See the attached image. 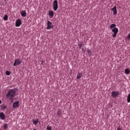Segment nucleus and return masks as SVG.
<instances>
[{
    "label": "nucleus",
    "mask_w": 130,
    "mask_h": 130,
    "mask_svg": "<svg viewBox=\"0 0 130 130\" xmlns=\"http://www.w3.org/2000/svg\"><path fill=\"white\" fill-rule=\"evenodd\" d=\"M20 15L21 17H26L27 13L25 10H22V12H20Z\"/></svg>",
    "instance_id": "nucleus-12"
},
{
    "label": "nucleus",
    "mask_w": 130,
    "mask_h": 130,
    "mask_svg": "<svg viewBox=\"0 0 130 130\" xmlns=\"http://www.w3.org/2000/svg\"><path fill=\"white\" fill-rule=\"evenodd\" d=\"M81 78H82V74L81 73H78L76 79L79 80V79H80Z\"/></svg>",
    "instance_id": "nucleus-16"
},
{
    "label": "nucleus",
    "mask_w": 130,
    "mask_h": 130,
    "mask_svg": "<svg viewBox=\"0 0 130 130\" xmlns=\"http://www.w3.org/2000/svg\"><path fill=\"white\" fill-rule=\"evenodd\" d=\"M117 130H122V128H121L120 127H118Z\"/></svg>",
    "instance_id": "nucleus-25"
},
{
    "label": "nucleus",
    "mask_w": 130,
    "mask_h": 130,
    "mask_svg": "<svg viewBox=\"0 0 130 130\" xmlns=\"http://www.w3.org/2000/svg\"><path fill=\"white\" fill-rule=\"evenodd\" d=\"M0 66H1V62H0Z\"/></svg>",
    "instance_id": "nucleus-29"
},
{
    "label": "nucleus",
    "mask_w": 130,
    "mask_h": 130,
    "mask_svg": "<svg viewBox=\"0 0 130 130\" xmlns=\"http://www.w3.org/2000/svg\"><path fill=\"white\" fill-rule=\"evenodd\" d=\"M21 63H22V60L19 59H16L14 61L13 67H16V66H20Z\"/></svg>",
    "instance_id": "nucleus-5"
},
{
    "label": "nucleus",
    "mask_w": 130,
    "mask_h": 130,
    "mask_svg": "<svg viewBox=\"0 0 130 130\" xmlns=\"http://www.w3.org/2000/svg\"><path fill=\"white\" fill-rule=\"evenodd\" d=\"M129 73H130L129 69H126L125 70V74L126 75H128V74H129Z\"/></svg>",
    "instance_id": "nucleus-17"
},
{
    "label": "nucleus",
    "mask_w": 130,
    "mask_h": 130,
    "mask_svg": "<svg viewBox=\"0 0 130 130\" xmlns=\"http://www.w3.org/2000/svg\"><path fill=\"white\" fill-rule=\"evenodd\" d=\"M0 119L1 120H5L6 119V115L3 112H0Z\"/></svg>",
    "instance_id": "nucleus-9"
},
{
    "label": "nucleus",
    "mask_w": 130,
    "mask_h": 130,
    "mask_svg": "<svg viewBox=\"0 0 130 130\" xmlns=\"http://www.w3.org/2000/svg\"><path fill=\"white\" fill-rule=\"evenodd\" d=\"M54 28V26L52 25V23L51 22L48 21L47 24V30H50V29H53Z\"/></svg>",
    "instance_id": "nucleus-3"
},
{
    "label": "nucleus",
    "mask_w": 130,
    "mask_h": 130,
    "mask_svg": "<svg viewBox=\"0 0 130 130\" xmlns=\"http://www.w3.org/2000/svg\"><path fill=\"white\" fill-rule=\"evenodd\" d=\"M7 108V106H4L3 107V109H6Z\"/></svg>",
    "instance_id": "nucleus-27"
},
{
    "label": "nucleus",
    "mask_w": 130,
    "mask_h": 130,
    "mask_svg": "<svg viewBox=\"0 0 130 130\" xmlns=\"http://www.w3.org/2000/svg\"><path fill=\"white\" fill-rule=\"evenodd\" d=\"M112 32L113 33L112 35V37L114 38L116 37V35H117V33H118V28H114L112 29Z\"/></svg>",
    "instance_id": "nucleus-4"
},
{
    "label": "nucleus",
    "mask_w": 130,
    "mask_h": 130,
    "mask_svg": "<svg viewBox=\"0 0 130 130\" xmlns=\"http://www.w3.org/2000/svg\"><path fill=\"white\" fill-rule=\"evenodd\" d=\"M61 114V112L60 111H57V115H58V116H60Z\"/></svg>",
    "instance_id": "nucleus-22"
},
{
    "label": "nucleus",
    "mask_w": 130,
    "mask_h": 130,
    "mask_svg": "<svg viewBox=\"0 0 130 130\" xmlns=\"http://www.w3.org/2000/svg\"><path fill=\"white\" fill-rule=\"evenodd\" d=\"M110 28L111 29H114V28H117V27H116V24H115V23H113L110 25Z\"/></svg>",
    "instance_id": "nucleus-14"
},
{
    "label": "nucleus",
    "mask_w": 130,
    "mask_h": 130,
    "mask_svg": "<svg viewBox=\"0 0 130 130\" xmlns=\"http://www.w3.org/2000/svg\"><path fill=\"white\" fill-rule=\"evenodd\" d=\"M8 18V15H6L4 16L3 19H4V21H7Z\"/></svg>",
    "instance_id": "nucleus-20"
},
{
    "label": "nucleus",
    "mask_w": 130,
    "mask_h": 130,
    "mask_svg": "<svg viewBox=\"0 0 130 130\" xmlns=\"http://www.w3.org/2000/svg\"><path fill=\"white\" fill-rule=\"evenodd\" d=\"M22 24V21H21L20 19H18L15 21V26L16 27H20Z\"/></svg>",
    "instance_id": "nucleus-7"
},
{
    "label": "nucleus",
    "mask_w": 130,
    "mask_h": 130,
    "mask_svg": "<svg viewBox=\"0 0 130 130\" xmlns=\"http://www.w3.org/2000/svg\"><path fill=\"white\" fill-rule=\"evenodd\" d=\"M38 122H39V120L38 119L32 120V123L35 124V125H37Z\"/></svg>",
    "instance_id": "nucleus-13"
},
{
    "label": "nucleus",
    "mask_w": 130,
    "mask_h": 130,
    "mask_svg": "<svg viewBox=\"0 0 130 130\" xmlns=\"http://www.w3.org/2000/svg\"><path fill=\"white\" fill-rule=\"evenodd\" d=\"M119 95V91H113L111 93V96L113 97V98H115L117 97Z\"/></svg>",
    "instance_id": "nucleus-6"
},
{
    "label": "nucleus",
    "mask_w": 130,
    "mask_h": 130,
    "mask_svg": "<svg viewBox=\"0 0 130 130\" xmlns=\"http://www.w3.org/2000/svg\"><path fill=\"white\" fill-rule=\"evenodd\" d=\"M92 51H91V50H89V49H87V54H88V55H92Z\"/></svg>",
    "instance_id": "nucleus-19"
},
{
    "label": "nucleus",
    "mask_w": 130,
    "mask_h": 130,
    "mask_svg": "<svg viewBox=\"0 0 130 130\" xmlns=\"http://www.w3.org/2000/svg\"><path fill=\"white\" fill-rule=\"evenodd\" d=\"M9 127V125L8 123H4L3 124V128L4 129H8V128Z\"/></svg>",
    "instance_id": "nucleus-15"
},
{
    "label": "nucleus",
    "mask_w": 130,
    "mask_h": 130,
    "mask_svg": "<svg viewBox=\"0 0 130 130\" xmlns=\"http://www.w3.org/2000/svg\"><path fill=\"white\" fill-rule=\"evenodd\" d=\"M48 15L50 18H53V16H54V13H53V11L50 10L48 12Z\"/></svg>",
    "instance_id": "nucleus-11"
},
{
    "label": "nucleus",
    "mask_w": 130,
    "mask_h": 130,
    "mask_svg": "<svg viewBox=\"0 0 130 130\" xmlns=\"http://www.w3.org/2000/svg\"><path fill=\"white\" fill-rule=\"evenodd\" d=\"M111 11L113 12V15H116L117 14V9H116V6H115L113 8L111 9Z\"/></svg>",
    "instance_id": "nucleus-10"
},
{
    "label": "nucleus",
    "mask_w": 130,
    "mask_h": 130,
    "mask_svg": "<svg viewBox=\"0 0 130 130\" xmlns=\"http://www.w3.org/2000/svg\"><path fill=\"white\" fill-rule=\"evenodd\" d=\"M127 39L130 40V34L127 36Z\"/></svg>",
    "instance_id": "nucleus-26"
},
{
    "label": "nucleus",
    "mask_w": 130,
    "mask_h": 130,
    "mask_svg": "<svg viewBox=\"0 0 130 130\" xmlns=\"http://www.w3.org/2000/svg\"><path fill=\"white\" fill-rule=\"evenodd\" d=\"M6 74L7 76H10V75H11V72L7 71L6 72Z\"/></svg>",
    "instance_id": "nucleus-23"
},
{
    "label": "nucleus",
    "mask_w": 130,
    "mask_h": 130,
    "mask_svg": "<svg viewBox=\"0 0 130 130\" xmlns=\"http://www.w3.org/2000/svg\"><path fill=\"white\" fill-rule=\"evenodd\" d=\"M78 46L79 48H82V46H83V44L82 43H80L78 44Z\"/></svg>",
    "instance_id": "nucleus-24"
},
{
    "label": "nucleus",
    "mask_w": 130,
    "mask_h": 130,
    "mask_svg": "<svg viewBox=\"0 0 130 130\" xmlns=\"http://www.w3.org/2000/svg\"><path fill=\"white\" fill-rule=\"evenodd\" d=\"M16 96V90L14 89H12L7 92L6 94V98L13 101L14 97Z\"/></svg>",
    "instance_id": "nucleus-1"
},
{
    "label": "nucleus",
    "mask_w": 130,
    "mask_h": 130,
    "mask_svg": "<svg viewBox=\"0 0 130 130\" xmlns=\"http://www.w3.org/2000/svg\"><path fill=\"white\" fill-rule=\"evenodd\" d=\"M127 103H130V93H129L127 96Z\"/></svg>",
    "instance_id": "nucleus-18"
},
{
    "label": "nucleus",
    "mask_w": 130,
    "mask_h": 130,
    "mask_svg": "<svg viewBox=\"0 0 130 130\" xmlns=\"http://www.w3.org/2000/svg\"><path fill=\"white\" fill-rule=\"evenodd\" d=\"M19 106H20V102H19V101L13 103V108H17V107H19Z\"/></svg>",
    "instance_id": "nucleus-8"
},
{
    "label": "nucleus",
    "mask_w": 130,
    "mask_h": 130,
    "mask_svg": "<svg viewBox=\"0 0 130 130\" xmlns=\"http://www.w3.org/2000/svg\"><path fill=\"white\" fill-rule=\"evenodd\" d=\"M0 104H2V100H0Z\"/></svg>",
    "instance_id": "nucleus-28"
},
{
    "label": "nucleus",
    "mask_w": 130,
    "mask_h": 130,
    "mask_svg": "<svg viewBox=\"0 0 130 130\" xmlns=\"http://www.w3.org/2000/svg\"><path fill=\"white\" fill-rule=\"evenodd\" d=\"M52 127H51V126H47L46 127V129L47 130H52Z\"/></svg>",
    "instance_id": "nucleus-21"
},
{
    "label": "nucleus",
    "mask_w": 130,
    "mask_h": 130,
    "mask_svg": "<svg viewBox=\"0 0 130 130\" xmlns=\"http://www.w3.org/2000/svg\"><path fill=\"white\" fill-rule=\"evenodd\" d=\"M57 9H58V2L57 0H54L53 2V9L55 12H56Z\"/></svg>",
    "instance_id": "nucleus-2"
}]
</instances>
